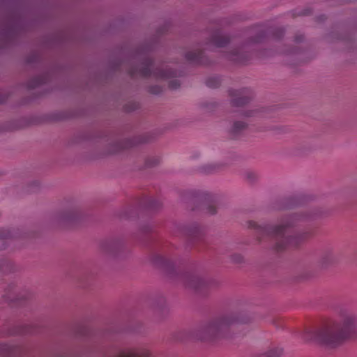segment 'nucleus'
<instances>
[{
	"instance_id": "f257e3e1",
	"label": "nucleus",
	"mask_w": 357,
	"mask_h": 357,
	"mask_svg": "<svg viewBox=\"0 0 357 357\" xmlns=\"http://www.w3.org/2000/svg\"><path fill=\"white\" fill-rule=\"evenodd\" d=\"M302 338L305 342L336 349L347 340L357 338V314L349 309H340L335 318L326 321L314 330L305 331Z\"/></svg>"
},
{
	"instance_id": "f03ea898",
	"label": "nucleus",
	"mask_w": 357,
	"mask_h": 357,
	"mask_svg": "<svg viewBox=\"0 0 357 357\" xmlns=\"http://www.w3.org/2000/svg\"><path fill=\"white\" fill-rule=\"evenodd\" d=\"M293 226L294 222L289 219L284 220L275 226H257L255 223L253 225L257 227L259 234L275 238V248L278 250H281L290 245L296 246L309 236L307 232L298 234L294 236H290L289 231Z\"/></svg>"
},
{
	"instance_id": "7ed1b4c3",
	"label": "nucleus",
	"mask_w": 357,
	"mask_h": 357,
	"mask_svg": "<svg viewBox=\"0 0 357 357\" xmlns=\"http://www.w3.org/2000/svg\"><path fill=\"white\" fill-rule=\"evenodd\" d=\"M245 322V319L239 314H225L206 323L199 330V335L202 340L209 341L227 337L232 326Z\"/></svg>"
},
{
	"instance_id": "20e7f679",
	"label": "nucleus",
	"mask_w": 357,
	"mask_h": 357,
	"mask_svg": "<svg viewBox=\"0 0 357 357\" xmlns=\"http://www.w3.org/2000/svg\"><path fill=\"white\" fill-rule=\"evenodd\" d=\"M79 215L78 211L75 208H65L54 216V221L61 225H65L73 222Z\"/></svg>"
},
{
	"instance_id": "39448f33",
	"label": "nucleus",
	"mask_w": 357,
	"mask_h": 357,
	"mask_svg": "<svg viewBox=\"0 0 357 357\" xmlns=\"http://www.w3.org/2000/svg\"><path fill=\"white\" fill-rule=\"evenodd\" d=\"M248 91H229V95L231 98V102L235 106H242L251 99V96L248 95Z\"/></svg>"
},
{
	"instance_id": "423d86ee",
	"label": "nucleus",
	"mask_w": 357,
	"mask_h": 357,
	"mask_svg": "<svg viewBox=\"0 0 357 357\" xmlns=\"http://www.w3.org/2000/svg\"><path fill=\"white\" fill-rule=\"evenodd\" d=\"M229 42V38L227 36L222 34L220 31L214 33L210 39L208 45L216 47H225Z\"/></svg>"
},
{
	"instance_id": "0eeeda50",
	"label": "nucleus",
	"mask_w": 357,
	"mask_h": 357,
	"mask_svg": "<svg viewBox=\"0 0 357 357\" xmlns=\"http://www.w3.org/2000/svg\"><path fill=\"white\" fill-rule=\"evenodd\" d=\"M150 351L146 349H130L122 351L116 357H147Z\"/></svg>"
},
{
	"instance_id": "6e6552de",
	"label": "nucleus",
	"mask_w": 357,
	"mask_h": 357,
	"mask_svg": "<svg viewBox=\"0 0 357 357\" xmlns=\"http://www.w3.org/2000/svg\"><path fill=\"white\" fill-rule=\"evenodd\" d=\"M204 283L203 279L198 275H188L185 278L186 287L196 290L200 289Z\"/></svg>"
},
{
	"instance_id": "1a4fd4ad",
	"label": "nucleus",
	"mask_w": 357,
	"mask_h": 357,
	"mask_svg": "<svg viewBox=\"0 0 357 357\" xmlns=\"http://www.w3.org/2000/svg\"><path fill=\"white\" fill-rule=\"evenodd\" d=\"M185 59L191 63H202L204 64L202 52L199 50L188 51L185 54Z\"/></svg>"
},
{
	"instance_id": "9d476101",
	"label": "nucleus",
	"mask_w": 357,
	"mask_h": 357,
	"mask_svg": "<svg viewBox=\"0 0 357 357\" xmlns=\"http://www.w3.org/2000/svg\"><path fill=\"white\" fill-rule=\"evenodd\" d=\"M142 65H143L142 68H140L139 70V71L131 70L130 74L132 75H135L137 73H138L139 75L144 76V77H147V76L151 75V70H150V66L151 65V61L149 60L146 61L144 63H142Z\"/></svg>"
},
{
	"instance_id": "9b49d317",
	"label": "nucleus",
	"mask_w": 357,
	"mask_h": 357,
	"mask_svg": "<svg viewBox=\"0 0 357 357\" xmlns=\"http://www.w3.org/2000/svg\"><path fill=\"white\" fill-rule=\"evenodd\" d=\"M247 123L243 121H236L234 123L231 128V132L234 135H238L241 131L245 130L247 128Z\"/></svg>"
},
{
	"instance_id": "f8f14e48",
	"label": "nucleus",
	"mask_w": 357,
	"mask_h": 357,
	"mask_svg": "<svg viewBox=\"0 0 357 357\" xmlns=\"http://www.w3.org/2000/svg\"><path fill=\"white\" fill-rule=\"evenodd\" d=\"M284 353V349L280 347H275L270 349L266 352L267 357H280Z\"/></svg>"
},
{
	"instance_id": "ddd939ff",
	"label": "nucleus",
	"mask_w": 357,
	"mask_h": 357,
	"mask_svg": "<svg viewBox=\"0 0 357 357\" xmlns=\"http://www.w3.org/2000/svg\"><path fill=\"white\" fill-rule=\"evenodd\" d=\"M335 259V255L331 250L324 252L321 256V260L323 264H328L333 261Z\"/></svg>"
},
{
	"instance_id": "4468645a",
	"label": "nucleus",
	"mask_w": 357,
	"mask_h": 357,
	"mask_svg": "<svg viewBox=\"0 0 357 357\" xmlns=\"http://www.w3.org/2000/svg\"><path fill=\"white\" fill-rule=\"evenodd\" d=\"M154 75L156 77L158 78H167L170 77H173L175 75V73L173 72H165V71H160V72H154Z\"/></svg>"
},
{
	"instance_id": "2eb2a0df",
	"label": "nucleus",
	"mask_w": 357,
	"mask_h": 357,
	"mask_svg": "<svg viewBox=\"0 0 357 357\" xmlns=\"http://www.w3.org/2000/svg\"><path fill=\"white\" fill-rule=\"evenodd\" d=\"M229 58L231 60H234V61H238V62H242L244 61V58L243 56L241 55H238L236 52L235 53H231L229 55Z\"/></svg>"
},
{
	"instance_id": "dca6fc26",
	"label": "nucleus",
	"mask_w": 357,
	"mask_h": 357,
	"mask_svg": "<svg viewBox=\"0 0 357 357\" xmlns=\"http://www.w3.org/2000/svg\"><path fill=\"white\" fill-rule=\"evenodd\" d=\"M206 84L209 87L215 88L219 85V81L215 78L208 79L206 81Z\"/></svg>"
},
{
	"instance_id": "f3484780",
	"label": "nucleus",
	"mask_w": 357,
	"mask_h": 357,
	"mask_svg": "<svg viewBox=\"0 0 357 357\" xmlns=\"http://www.w3.org/2000/svg\"><path fill=\"white\" fill-rule=\"evenodd\" d=\"M206 212L211 215L215 214L216 213V208L214 206H208L206 208Z\"/></svg>"
},
{
	"instance_id": "a211bd4d",
	"label": "nucleus",
	"mask_w": 357,
	"mask_h": 357,
	"mask_svg": "<svg viewBox=\"0 0 357 357\" xmlns=\"http://www.w3.org/2000/svg\"><path fill=\"white\" fill-rule=\"evenodd\" d=\"M180 85L179 82L177 80L172 81L169 83V87L172 89H176Z\"/></svg>"
},
{
	"instance_id": "6ab92c4d",
	"label": "nucleus",
	"mask_w": 357,
	"mask_h": 357,
	"mask_svg": "<svg viewBox=\"0 0 357 357\" xmlns=\"http://www.w3.org/2000/svg\"><path fill=\"white\" fill-rule=\"evenodd\" d=\"M233 260L237 263H240L243 261V257L241 255L234 256Z\"/></svg>"
},
{
	"instance_id": "aec40b11",
	"label": "nucleus",
	"mask_w": 357,
	"mask_h": 357,
	"mask_svg": "<svg viewBox=\"0 0 357 357\" xmlns=\"http://www.w3.org/2000/svg\"><path fill=\"white\" fill-rule=\"evenodd\" d=\"M212 169H213V167L212 166H208L206 169H204V171L206 173H211L212 172Z\"/></svg>"
},
{
	"instance_id": "412c9836",
	"label": "nucleus",
	"mask_w": 357,
	"mask_h": 357,
	"mask_svg": "<svg viewBox=\"0 0 357 357\" xmlns=\"http://www.w3.org/2000/svg\"><path fill=\"white\" fill-rule=\"evenodd\" d=\"M5 238L4 234H3L2 231H0V242L2 241L3 238Z\"/></svg>"
},
{
	"instance_id": "4be33fe9",
	"label": "nucleus",
	"mask_w": 357,
	"mask_h": 357,
	"mask_svg": "<svg viewBox=\"0 0 357 357\" xmlns=\"http://www.w3.org/2000/svg\"><path fill=\"white\" fill-rule=\"evenodd\" d=\"M245 116H251V114H246V115H245Z\"/></svg>"
},
{
	"instance_id": "5701e85b",
	"label": "nucleus",
	"mask_w": 357,
	"mask_h": 357,
	"mask_svg": "<svg viewBox=\"0 0 357 357\" xmlns=\"http://www.w3.org/2000/svg\"><path fill=\"white\" fill-rule=\"evenodd\" d=\"M158 92H159V91H153V93H157Z\"/></svg>"
}]
</instances>
